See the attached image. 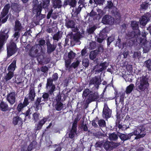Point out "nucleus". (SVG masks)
Wrapping results in <instances>:
<instances>
[{"mask_svg":"<svg viewBox=\"0 0 151 151\" xmlns=\"http://www.w3.org/2000/svg\"><path fill=\"white\" fill-rule=\"evenodd\" d=\"M147 34L145 32H142L141 34L140 30L138 32L134 30L129 31L126 33V38L127 40L133 39L136 40L138 44H140L141 47L145 46L147 43L146 37Z\"/></svg>","mask_w":151,"mask_h":151,"instance_id":"nucleus-1","label":"nucleus"},{"mask_svg":"<svg viewBox=\"0 0 151 151\" xmlns=\"http://www.w3.org/2000/svg\"><path fill=\"white\" fill-rule=\"evenodd\" d=\"M148 80L146 76L143 75L139 78H138L135 84L136 90L140 92L148 90L150 85Z\"/></svg>","mask_w":151,"mask_h":151,"instance_id":"nucleus-2","label":"nucleus"},{"mask_svg":"<svg viewBox=\"0 0 151 151\" xmlns=\"http://www.w3.org/2000/svg\"><path fill=\"white\" fill-rule=\"evenodd\" d=\"M103 94L102 93L100 97H99L98 93L97 92H94L91 93L88 96V98L86 101V102L87 104H89L93 101H97L100 102L103 101Z\"/></svg>","mask_w":151,"mask_h":151,"instance_id":"nucleus-3","label":"nucleus"},{"mask_svg":"<svg viewBox=\"0 0 151 151\" xmlns=\"http://www.w3.org/2000/svg\"><path fill=\"white\" fill-rule=\"evenodd\" d=\"M15 41L11 40L9 43L7 45V53L8 55L12 56L15 53L17 50V48Z\"/></svg>","mask_w":151,"mask_h":151,"instance_id":"nucleus-4","label":"nucleus"},{"mask_svg":"<svg viewBox=\"0 0 151 151\" xmlns=\"http://www.w3.org/2000/svg\"><path fill=\"white\" fill-rule=\"evenodd\" d=\"M42 51V48H40L38 45H36L31 48L29 51V55L32 58L40 56V53Z\"/></svg>","mask_w":151,"mask_h":151,"instance_id":"nucleus-5","label":"nucleus"},{"mask_svg":"<svg viewBox=\"0 0 151 151\" xmlns=\"http://www.w3.org/2000/svg\"><path fill=\"white\" fill-rule=\"evenodd\" d=\"M131 133L132 134V136L134 135L136 136L134 138V139H135L142 138L146 134L145 128L140 126L137 127L135 130Z\"/></svg>","mask_w":151,"mask_h":151,"instance_id":"nucleus-6","label":"nucleus"},{"mask_svg":"<svg viewBox=\"0 0 151 151\" xmlns=\"http://www.w3.org/2000/svg\"><path fill=\"white\" fill-rule=\"evenodd\" d=\"M9 30L6 29H2L0 32V50L1 49L4 42L8 38Z\"/></svg>","mask_w":151,"mask_h":151,"instance_id":"nucleus-7","label":"nucleus"},{"mask_svg":"<svg viewBox=\"0 0 151 151\" xmlns=\"http://www.w3.org/2000/svg\"><path fill=\"white\" fill-rule=\"evenodd\" d=\"M106 61L101 63L99 64L98 63L94 66L92 70V71L96 72V73H99L100 72L105 70L108 66Z\"/></svg>","mask_w":151,"mask_h":151,"instance_id":"nucleus-8","label":"nucleus"},{"mask_svg":"<svg viewBox=\"0 0 151 151\" xmlns=\"http://www.w3.org/2000/svg\"><path fill=\"white\" fill-rule=\"evenodd\" d=\"M29 101L28 98L25 97L23 103L20 101H19L16 109L17 111L19 113L22 112L24 108L29 104Z\"/></svg>","mask_w":151,"mask_h":151,"instance_id":"nucleus-9","label":"nucleus"},{"mask_svg":"<svg viewBox=\"0 0 151 151\" xmlns=\"http://www.w3.org/2000/svg\"><path fill=\"white\" fill-rule=\"evenodd\" d=\"M6 100L11 105H13L16 102V93L14 91L8 93L6 97Z\"/></svg>","mask_w":151,"mask_h":151,"instance_id":"nucleus-10","label":"nucleus"},{"mask_svg":"<svg viewBox=\"0 0 151 151\" xmlns=\"http://www.w3.org/2000/svg\"><path fill=\"white\" fill-rule=\"evenodd\" d=\"M42 8L41 4H38L37 3H35L33 5L32 12L34 14H36L37 17H39L41 14Z\"/></svg>","mask_w":151,"mask_h":151,"instance_id":"nucleus-11","label":"nucleus"},{"mask_svg":"<svg viewBox=\"0 0 151 151\" xmlns=\"http://www.w3.org/2000/svg\"><path fill=\"white\" fill-rule=\"evenodd\" d=\"M46 45L47 46V52L48 54H50L52 52L55 50L57 47L56 43L51 44L49 40L46 41Z\"/></svg>","mask_w":151,"mask_h":151,"instance_id":"nucleus-12","label":"nucleus"},{"mask_svg":"<svg viewBox=\"0 0 151 151\" xmlns=\"http://www.w3.org/2000/svg\"><path fill=\"white\" fill-rule=\"evenodd\" d=\"M103 116L106 119L109 118L111 114V110L109 108L106 103H104L103 110Z\"/></svg>","mask_w":151,"mask_h":151,"instance_id":"nucleus-13","label":"nucleus"},{"mask_svg":"<svg viewBox=\"0 0 151 151\" xmlns=\"http://www.w3.org/2000/svg\"><path fill=\"white\" fill-rule=\"evenodd\" d=\"M114 19L111 16L106 15L102 18L101 22L105 24H112L114 22Z\"/></svg>","mask_w":151,"mask_h":151,"instance_id":"nucleus-14","label":"nucleus"},{"mask_svg":"<svg viewBox=\"0 0 151 151\" xmlns=\"http://www.w3.org/2000/svg\"><path fill=\"white\" fill-rule=\"evenodd\" d=\"M107 36V33L105 30H102L95 38V40L99 43H101Z\"/></svg>","mask_w":151,"mask_h":151,"instance_id":"nucleus-15","label":"nucleus"},{"mask_svg":"<svg viewBox=\"0 0 151 151\" xmlns=\"http://www.w3.org/2000/svg\"><path fill=\"white\" fill-rule=\"evenodd\" d=\"M14 109V107H9L7 103L4 101H1L0 103V110L3 112H9L12 109Z\"/></svg>","mask_w":151,"mask_h":151,"instance_id":"nucleus-16","label":"nucleus"},{"mask_svg":"<svg viewBox=\"0 0 151 151\" xmlns=\"http://www.w3.org/2000/svg\"><path fill=\"white\" fill-rule=\"evenodd\" d=\"M136 42L137 44L138 43L136 40H127L125 42L123 43V47H126V48L131 50Z\"/></svg>","mask_w":151,"mask_h":151,"instance_id":"nucleus-17","label":"nucleus"},{"mask_svg":"<svg viewBox=\"0 0 151 151\" xmlns=\"http://www.w3.org/2000/svg\"><path fill=\"white\" fill-rule=\"evenodd\" d=\"M101 81L99 80V78L98 76H95L90 81L89 85H94L95 87L98 89L99 85L101 84Z\"/></svg>","mask_w":151,"mask_h":151,"instance_id":"nucleus-18","label":"nucleus"},{"mask_svg":"<svg viewBox=\"0 0 151 151\" xmlns=\"http://www.w3.org/2000/svg\"><path fill=\"white\" fill-rule=\"evenodd\" d=\"M44 101L43 98L42 97H37L35 101L33 104V106L35 109L36 111H38L39 109V106L41 104H43L41 101Z\"/></svg>","mask_w":151,"mask_h":151,"instance_id":"nucleus-19","label":"nucleus"},{"mask_svg":"<svg viewBox=\"0 0 151 151\" xmlns=\"http://www.w3.org/2000/svg\"><path fill=\"white\" fill-rule=\"evenodd\" d=\"M118 135L121 140L124 142L130 139L131 137L132 136V134L131 133L125 134L119 132L118 133Z\"/></svg>","mask_w":151,"mask_h":151,"instance_id":"nucleus-20","label":"nucleus"},{"mask_svg":"<svg viewBox=\"0 0 151 151\" xmlns=\"http://www.w3.org/2000/svg\"><path fill=\"white\" fill-rule=\"evenodd\" d=\"M36 96V93L34 87H31L29 88L28 94V99H29L31 101H34Z\"/></svg>","mask_w":151,"mask_h":151,"instance_id":"nucleus-21","label":"nucleus"},{"mask_svg":"<svg viewBox=\"0 0 151 151\" xmlns=\"http://www.w3.org/2000/svg\"><path fill=\"white\" fill-rule=\"evenodd\" d=\"M11 7L14 11L17 13H19L23 9L24 7V6L15 3H12Z\"/></svg>","mask_w":151,"mask_h":151,"instance_id":"nucleus-22","label":"nucleus"},{"mask_svg":"<svg viewBox=\"0 0 151 151\" xmlns=\"http://www.w3.org/2000/svg\"><path fill=\"white\" fill-rule=\"evenodd\" d=\"M52 6L55 9L60 8L62 7V2L61 0H52Z\"/></svg>","mask_w":151,"mask_h":151,"instance_id":"nucleus-23","label":"nucleus"},{"mask_svg":"<svg viewBox=\"0 0 151 151\" xmlns=\"http://www.w3.org/2000/svg\"><path fill=\"white\" fill-rule=\"evenodd\" d=\"M12 123L15 125L17 124L22 125L23 124V120L21 117L17 116L13 118Z\"/></svg>","mask_w":151,"mask_h":151,"instance_id":"nucleus-24","label":"nucleus"},{"mask_svg":"<svg viewBox=\"0 0 151 151\" xmlns=\"http://www.w3.org/2000/svg\"><path fill=\"white\" fill-rule=\"evenodd\" d=\"M149 20V18L146 15L142 16L141 18L140 19V24L143 26H145Z\"/></svg>","mask_w":151,"mask_h":151,"instance_id":"nucleus-25","label":"nucleus"},{"mask_svg":"<svg viewBox=\"0 0 151 151\" xmlns=\"http://www.w3.org/2000/svg\"><path fill=\"white\" fill-rule=\"evenodd\" d=\"M112 146L111 142L106 141L104 144V147L107 151L112 150L113 147Z\"/></svg>","mask_w":151,"mask_h":151,"instance_id":"nucleus-26","label":"nucleus"},{"mask_svg":"<svg viewBox=\"0 0 151 151\" xmlns=\"http://www.w3.org/2000/svg\"><path fill=\"white\" fill-rule=\"evenodd\" d=\"M65 25L67 28H74L75 24L73 21L68 19L66 20Z\"/></svg>","mask_w":151,"mask_h":151,"instance_id":"nucleus-27","label":"nucleus"},{"mask_svg":"<svg viewBox=\"0 0 151 151\" xmlns=\"http://www.w3.org/2000/svg\"><path fill=\"white\" fill-rule=\"evenodd\" d=\"M139 22H137L136 21H132L131 22V26L133 30H138L139 31Z\"/></svg>","mask_w":151,"mask_h":151,"instance_id":"nucleus-28","label":"nucleus"},{"mask_svg":"<svg viewBox=\"0 0 151 151\" xmlns=\"http://www.w3.org/2000/svg\"><path fill=\"white\" fill-rule=\"evenodd\" d=\"M50 0H42V7L46 10L49 9L50 8L49 7L50 5Z\"/></svg>","mask_w":151,"mask_h":151,"instance_id":"nucleus-29","label":"nucleus"},{"mask_svg":"<svg viewBox=\"0 0 151 151\" xmlns=\"http://www.w3.org/2000/svg\"><path fill=\"white\" fill-rule=\"evenodd\" d=\"M22 29V24L20 22L16 20L15 21V25L14 27V30L15 31H20Z\"/></svg>","mask_w":151,"mask_h":151,"instance_id":"nucleus-30","label":"nucleus"},{"mask_svg":"<svg viewBox=\"0 0 151 151\" xmlns=\"http://www.w3.org/2000/svg\"><path fill=\"white\" fill-rule=\"evenodd\" d=\"M16 63V61L14 60L12 63L9 65L8 68V70L9 71H12L13 72L15 69Z\"/></svg>","mask_w":151,"mask_h":151,"instance_id":"nucleus-31","label":"nucleus"},{"mask_svg":"<svg viewBox=\"0 0 151 151\" xmlns=\"http://www.w3.org/2000/svg\"><path fill=\"white\" fill-rule=\"evenodd\" d=\"M109 139L111 141H116L118 138V134H116L115 132L110 133L109 134Z\"/></svg>","mask_w":151,"mask_h":151,"instance_id":"nucleus-32","label":"nucleus"},{"mask_svg":"<svg viewBox=\"0 0 151 151\" xmlns=\"http://www.w3.org/2000/svg\"><path fill=\"white\" fill-rule=\"evenodd\" d=\"M55 107L57 111H60L63 108V104L61 102H57L55 104Z\"/></svg>","mask_w":151,"mask_h":151,"instance_id":"nucleus-33","label":"nucleus"},{"mask_svg":"<svg viewBox=\"0 0 151 151\" xmlns=\"http://www.w3.org/2000/svg\"><path fill=\"white\" fill-rule=\"evenodd\" d=\"M134 86V84L131 83L127 86L125 91L126 93L127 94L130 93L133 90Z\"/></svg>","mask_w":151,"mask_h":151,"instance_id":"nucleus-34","label":"nucleus"},{"mask_svg":"<svg viewBox=\"0 0 151 151\" xmlns=\"http://www.w3.org/2000/svg\"><path fill=\"white\" fill-rule=\"evenodd\" d=\"M42 95L41 97L43 98V101L45 103L47 102L48 101L50 94L48 93L45 92L42 93Z\"/></svg>","mask_w":151,"mask_h":151,"instance_id":"nucleus-35","label":"nucleus"},{"mask_svg":"<svg viewBox=\"0 0 151 151\" xmlns=\"http://www.w3.org/2000/svg\"><path fill=\"white\" fill-rule=\"evenodd\" d=\"M14 75V74L13 72L9 71L8 73L7 74L6 76L5 77L4 79L6 81H7L11 79Z\"/></svg>","mask_w":151,"mask_h":151,"instance_id":"nucleus-36","label":"nucleus"},{"mask_svg":"<svg viewBox=\"0 0 151 151\" xmlns=\"http://www.w3.org/2000/svg\"><path fill=\"white\" fill-rule=\"evenodd\" d=\"M37 112L34 113L32 114V119L35 122H37L39 119L40 114L38 113L37 111Z\"/></svg>","mask_w":151,"mask_h":151,"instance_id":"nucleus-37","label":"nucleus"},{"mask_svg":"<svg viewBox=\"0 0 151 151\" xmlns=\"http://www.w3.org/2000/svg\"><path fill=\"white\" fill-rule=\"evenodd\" d=\"M71 62V60L68 59L65 60V67L70 69L72 68L71 65H70Z\"/></svg>","mask_w":151,"mask_h":151,"instance_id":"nucleus-38","label":"nucleus"},{"mask_svg":"<svg viewBox=\"0 0 151 151\" xmlns=\"http://www.w3.org/2000/svg\"><path fill=\"white\" fill-rule=\"evenodd\" d=\"M20 35V33L18 31H16L14 33V34L13 37V38L11 40L15 41V42H17L18 40L19 39Z\"/></svg>","mask_w":151,"mask_h":151,"instance_id":"nucleus-39","label":"nucleus"},{"mask_svg":"<svg viewBox=\"0 0 151 151\" xmlns=\"http://www.w3.org/2000/svg\"><path fill=\"white\" fill-rule=\"evenodd\" d=\"M145 66L147 68L149 71H151V60L149 59L146 61L144 63Z\"/></svg>","mask_w":151,"mask_h":151,"instance_id":"nucleus-40","label":"nucleus"},{"mask_svg":"<svg viewBox=\"0 0 151 151\" xmlns=\"http://www.w3.org/2000/svg\"><path fill=\"white\" fill-rule=\"evenodd\" d=\"M115 40V36L112 35L108 37L107 39V45L108 46L110 45L111 43Z\"/></svg>","mask_w":151,"mask_h":151,"instance_id":"nucleus-41","label":"nucleus"},{"mask_svg":"<svg viewBox=\"0 0 151 151\" xmlns=\"http://www.w3.org/2000/svg\"><path fill=\"white\" fill-rule=\"evenodd\" d=\"M48 89H49L48 90V93L50 94V95H52V94H53L55 90V85H53L52 86H50V87H49Z\"/></svg>","mask_w":151,"mask_h":151,"instance_id":"nucleus-42","label":"nucleus"},{"mask_svg":"<svg viewBox=\"0 0 151 151\" xmlns=\"http://www.w3.org/2000/svg\"><path fill=\"white\" fill-rule=\"evenodd\" d=\"M54 81L51 78H50L47 79V82L46 84V87L47 89L49 87H50L51 86H52L53 85H54L53 84V82Z\"/></svg>","mask_w":151,"mask_h":151,"instance_id":"nucleus-43","label":"nucleus"},{"mask_svg":"<svg viewBox=\"0 0 151 151\" xmlns=\"http://www.w3.org/2000/svg\"><path fill=\"white\" fill-rule=\"evenodd\" d=\"M61 36L60 35V32L58 31L56 33L54 34L53 36V39L54 40L58 41L61 38Z\"/></svg>","mask_w":151,"mask_h":151,"instance_id":"nucleus-44","label":"nucleus"},{"mask_svg":"<svg viewBox=\"0 0 151 151\" xmlns=\"http://www.w3.org/2000/svg\"><path fill=\"white\" fill-rule=\"evenodd\" d=\"M97 55L96 50L91 51L90 52L89 55V58L92 60H93L96 58Z\"/></svg>","mask_w":151,"mask_h":151,"instance_id":"nucleus-45","label":"nucleus"},{"mask_svg":"<svg viewBox=\"0 0 151 151\" xmlns=\"http://www.w3.org/2000/svg\"><path fill=\"white\" fill-rule=\"evenodd\" d=\"M45 11H48V12L46 18L47 19H49L51 17V16L52 15L53 12V9H52V7H51L49 9H47Z\"/></svg>","mask_w":151,"mask_h":151,"instance_id":"nucleus-46","label":"nucleus"},{"mask_svg":"<svg viewBox=\"0 0 151 151\" xmlns=\"http://www.w3.org/2000/svg\"><path fill=\"white\" fill-rule=\"evenodd\" d=\"M106 7L109 9H114L115 6L111 1H108Z\"/></svg>","mask_w":151,"mask_h":151,"instance_id":"nucleus-47","label":"nucleus"},{"mask_svg":"<svg viewBox=\"0 0 151 151\" xmlns=\"http://www.w3.org/2000/svg\"><path fill=\"white\" fill-rule=\"evenodd\" d=\"M97 27L95 25H93V27H89L87 30L89 34H91L93 33L94 31L96 29Z\"/></svg>","mask_w":151,"mask_h":151,"instance_id":"nucleus-48","label":"nucleus"},{"mask_svg":"<svg viewBox=\"0 0 151 151\" xmlns=\"http://www.w3.org/2000/svg\"><path fill=\"white\" fill-rule=\"evenodd\" d=\"M91 92V91L89 89L86 88L83 91L82 96L86 97L90 94Z\"/></svg>","mask_w":151,"mask_h":151,"instance_id":"nucleus-49","label":"nucleus"},{"mask_svg":"<svg viewBox=\"0 0 151 151\" xmlns=\"http://www.w3.org/2000/svg\"><path fill=\"white\" fill-rule=\"evenodd\" d=\"M80 38V35L78 34H74L73 37V39L74 42H80L79 40Z\"/></svg>","mask_w":151,"mask_h":151,"instance_id":"nucleus-50","label":"nucleus"},{"mask_svg":"<svg viewBox=\"0 0 151 151\" xmlns=\"http://www.w3.org/2000/svg\"><path fill=\"white\" fill-rule=\"evenodd\" d=\"M82 64L85 68L88 67L89 65L88 59L86 58L83 59L82 60Z\"/></svg>","mask_w":151,"mask_h":151,"instance_id":"nucleus-51","label":"nucleus"},{"mask_svg":"<svg viewBox=\"0 0 151 151\" xmlns=\"http://www.w3.org/2000/svg\"><path fill=\"white\" fill-rule=\"evenodd\" d=\"M76 55V53H74L73 51L71 50L68 53V57L69 59L72 60L75 58Z\"/></svg>","mask_w":151,"mask_h":151,"instance_id":"nucleus-52","label":"nucleus"},{"mask_svg":"<svg viewBox=\"0 0 151 151\" xmlns=\"http://www.w3.org/2000/svg\"><path fill=\"white\" fill-rule=\"evenodd\" d=\"M141 55V53L139 52H134L133 55H132V58L134 59H139L140 58Z\"/></svg>","mask_w":151,"mask_h":151,"instance_id":"nucleus-53","label":"nucleus"},{"mask_svg":"<svg viewBox=\"0 0 151 151\" xmlns=\"http://www.w3.org/2000/svg\"><path fill=\"white\" fill-rule=\"evenodd\" d=\"M31 114L30 108H29L25 112L22 113V114L24 115L25 117H28L29 118H30V115Z\"/></svg>","mask_w":151,"mask_h":151,"instance_id":"nucleus-54","label":"nucleus"},{"mask_svg":"<svg viewBox=\"0 0 151 151\" xmlns=\"http://www.w3.org/2000/svg\"><path fill=\"white\" fill-rule=\"evenodd\" d=\"M81 129L85 131L86 132L88 130V128L87 124H84L83 122L81 124Z\"/></svg>","mask_w":151,"mask_h":151,"instance_id":"nucleus-55","label":"nucleus"},{"mask_svg":"<svg viewBox=\"0 0 151 151\" xmlns=\"http://www.w3.org/2000/svg\"><path fill=\"white\" fill-rule=\"evenodd\" d=\"M77 1L76 0H70L69 1V5L71 7H74L76 4Z\"/></svg>","mask_w":151,"mask_h":151,"instance_id":"nucleus-56","label":"nucleus"},{"mask_svg":"<svg viewBox=\"0 0 151 151\" xmlns=\"http://www.w3.org/2000/svg\"><path fill=\"white\" fill-rule=\"evenodd\" d=\"M140 9H146L148 7V3L146 2H144L140 5Z\"/></svg>","mask_w":151,"mask_h":151,"instance_id":"nucleus-57","label":"nucleus"},{"mask_svg":"<svg viewBox=\"0 0 151 151\" xmlns=\"http://www.w3.org/2000/svg\"><path fill=\"white\" fill-rule=\"evenodd\" d=\"M98 124L101 127H104L106 126V122L103 119H100L98 121Z\"/></svg>","mask_w":151,"mask_h":151,"instance_id":"nucleus-58","label":"nucleus"},{"mask_svg":"<svg viewBox=\"0 0 151 151\" xmlns=\"http://www.w3.org/2000/svg\"><path fill=\"white\" fill-rule=\"evenodd\" d=\"M115 9H116V10H114L113 9L111 11V12L112 14L114 15L115 17H119L120 16V14L119 13V12H118L117 10H116V8H115Z\"/></svg>","mask_w":151,"mask_h":151,"instance_id":"nucleus-59","label":"nucleus"},{"mask_svg":"<svg viewBox=\"0 0 151 151\" xmlns=\"http://www.w3.org/2000/svg\"><path fill=\"white\" fill-rule=\"evenodd\" d=\"M129 52L127 50L125 49L123 52L122 55H123V58H126L129 56Z\"/></svg>","mask_w":151,"mask_h":151,"instance_id":"nucleus-60","label":"nucleus"},{"mask_svg":"<svg viewBox=\"0 0 151 151\" xmlns=\"http://www.w3.org/2000/svg\"><path fill=\"white\" fill-rule=\"evenodd\" d=\"M104 142L102 141H98L97 142L95 145L96 147H101Z\"/></svg>","mask_w":151,"mask_h":151,"instance_id":"nucleus-61","label":"nucleus"},{"mask_svg":"<svg viewBox=\"0 0 151 151\" xmlns=\"http://www.w3.org/2000/svg\"><path fill=\"white\" fill-rule=\"evenodd\" d=\"M76 132V131H74L71 130L69 134V137L71 139L73 138L74 137L75 134Z\"/></svg>","mask_w":151,"mask_h":151,"instance_id":"nucleus-62","label":"nucleus"},{"mask_svg":"<svg viewBox=\"0 0 151 151\" xmlns=\"http://www.w3.org/2000/svg\"><path fill=\"white\" fill-rule=\"evenodd\" d=\"M10 8V4H6L4 6L3 9V11H4L9 12V10Z\"/></svg>","mask_w":151,"mask_h":151,"instance_id":"nucleus-63","label":"nucleus"},{"mask_svg":"<svg viewBox=\"0 0 151 151\" xmlns=\"http://www.w3.org/2000/svg\"><path fill=\"white\" fill-rule=\"evenodd\" d=\"M79 64V62L78 60H77L76 62L73 63L71 64V65H72V68L73 67L74 68H75L78 67Z\"/></svg>","mask_w":151,"mask_h":151,"instance_id":"nucleus-64","label":"nucleus"}]
</instances>
